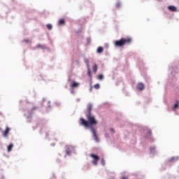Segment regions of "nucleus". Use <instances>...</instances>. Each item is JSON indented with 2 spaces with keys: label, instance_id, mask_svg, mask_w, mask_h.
I'll return each mask as SVG.
<instances>
[{
  "label": "nucleus",
  "instance_id": "f257e3e1",
  "mask_svg": "<svg viewBox=\"0 0 179 179\" xmlns=\"http://www.w3.org/2000/svg\"><path fill=\"white\" fill-rule=\"evenodd\" d=\"M86 117H87V121L83 118L80 119V120L81 121V125H83V127L88 128V127L97 125V124H99V122H97V120H96V117L92 115V114H86Z\"/></svg>",
  "mask_w": 179,
  "mask_h": 179
},
{
  "label": "nucleus",
  "instance_id": "9b49d317",
  "mask_svg": "<svg viewBox=\"0 0 179 179\" xmlns=\"http://www.w3.org/2000/svg\"><path fill=\"white\" fill-rule=\"evenodd\" d=\"M37 48H41V50H45L46 47H45V45L38 44L37 45Z\"/></svg>",
  "mask_w": 179,
  "mask_h": 179
},
{
  "label": "nucleus",
  "instance_id": "ddd939ff",
  "mask_svg": "<svg viewBox=\"0 0 179 179\" xmlns=\"http://www.w3.org/2000/svg\"><path fill=\"white\" fill-rule=\"evenodd\" d=\"M12 149H13V144L11 143L8 146V152H12Z\"/></svg>",
  "mask_w": 179,
  "mask_h": 179
},
{
  "label": "nucleus",
  "instance_id": "7ed1b4c3",
  "mask_svg": "<svg viewBox=\"0 0 179 179\" xmlns=\"http://www.w3.org/2000/svg\"><path fill=\"white\" fill-rule=\"evenodd\" d=\"M90 157H92V159H94L92 163L94 166H97L98 163H99V160H100V157H99L96 155L94 154H91Z\"/></svg>",
  "mask_w": 179,
  "mask_h": 179
},
{
  "label": "nucleus",
  "instance_id": "0eeeda50",
  "mask_svg": "<svg viewBox=\"0 0 179 179\" xmlns=\"http://www.w3.org/2000/svg\"><path fill=\"white\" fill-rule=\"evenodd\" d=\"M168 9L171 12H177V7H176L174 6H168Z\"/></svg>",
  "mask_w": 179,
  "mask_h": 179
},
{
  "label": "nucleus",
  "instance_id": "c85d7f7f",
  "mask_svg": "<svg viewBox=\"0 0 179 179\" xmlns=\"http://www.w3.org/2000/svg\"><path fill=\"white\" fill-rule=\"evenodd\" d=\"M151 149H155V148H151Z\"/></svg>",
  "mask_w": 179,
  "mask_h": 179
},
{
  "label": "nucleus",
  "instance_id": "f3484780",
  "mask_svg": "<svg viewBox=\"0 0 179 179\" xmlns=\"http://www.w3.org/2000/svg\"><path fill=\"white\" fill-rule=\"evenodd\" d=\"M88 69V76H90V79H92V71H90V67H87Z\"/></svg>",
  "mask_w": 179,
  "mask_h": 179
},
{
  "label": "nucleus",
  "instance_id": "20e7f679",
  "mask_svg": "<svg viewBox=\"0 0 179 179\" xmlns=\"http://www.w3.org/2000/svg\"><path fill=\"white\" fill-rule=\"evenodd\" d=\"M90 129H91V132H92L93 138L94 141H96V142H99V138L97 137V133L96 131V129H94V127H91Z\"/></svg>",
  "mask_w": 179,
  "mask_h": 179
},
{
  "label": "nucleus",
  "instance_id": "f8f14e48",
  "mask_svg": "<svg viewBox=\"0 0 179 179\" xmlns=\"http://www.w3.org/2000/svg\"><path fill=\"white\" fill-rule=\"evenodd\" d=\"M99 69V67H97V64H94L92 66V69H93V72H94V73H96V72H97V69Z\"/></svg>",
  "mask_w": 179,
  "mask_h": 179
},
{
  "label": "nucleus",
  "instance_id": "4468645a",
  "mask_svg": "<svg viewBox=\"0 0 179 179\" xmlns=\"http://www.w3.org/2000/svg\"><path fill=\"white\" fill-rule=\"evenodd\" d=\"M103 51H104V49L102 47H99L97 49V52L99 54H101V52H103Z\"/></svg>",
  "mask_w": 179,
  "mask_h": 179
},
{
  "label": "nucleus",
  "instance_id": "9d476101",
  "mask_svg": "<svg viewBox=\"0 0 179 179\" xmlns=\"http://www.w3.org/2000/svg\"><path fill=\"white\" fill-rule=\"evenodd\" d=\"M10 131V129H9V127H6V129L3 133V136H5V137L8 136V134H9Z\"/></svg>",
  "mask_w": 179,
  "mask_h": 179
},
{
  "label": "nucleus",
  "instance_id": "4be33fe9",
  "mask_svg": "<svg viewBox=\"0 0 179 179\" xmlns=\"http://www.w3.org/2000/svg\"><path fill=\"white\" fill-rule=\"evenodd\" d=\"M38 108V107H37V106H34V107L31 109V113H33L34 110H37Z\"/></svg>",
  "mask_w": 179,
  "mask_h": 179
},
{
  "label": "nucleus",
  "instance_id": "f03ea898",
  "mask_svg": "<svg viewBox=\"0 0 179 179\" xmlns=\"http://www.w3.org/2000/svg\"><path fill=\"white\" fill-rule=\"evenodd\" d=\"M132 43V38H122L120 40L115 41V47H124V45H129Z\"/></svg>",
  "mask_w": 179,
  "mask_h": 179
},
{
  "label": "nucleus",
  "instance_id": "cd10ccee",
  "mask_svg": "<svg viewBox=\"0 0 179 179\" xmlns=\"http://www.w3.org/2000/svg\"><path fill=\"white\" fill-rule=\"evenodd\" d=\"M110 131H111V132H113V134H114V129H110Z\"/></svg>",
  "mask_w": 179,
  "mask_h": 179
},
{
  "label": "nucleus",
  "instance_id": "6e6552de",
  "mask_svg": "<svg viewBox=\"0 0 179 179\" xmlns=\"http://www.w3.org/2000/svg\"><path fill=\"white\" fill-rule=\"evenodd\" d=\"M92 104L89 103L87 105V113L86 114H92Z\"/></svg>",
  "mask_w": 179,
  "mask_h": 179
},
{
  "label": "nucleus",
  "instance_id": "bb28decb",
  "mask_svg": "<svg viewBox=\"0 0 179 179\" xmlns=\"http://www.w3.org/2000/svg\"><path fill=\"white\" fill-rule=\"evenodd\" d=\"M90 92H93V87H91L90 88Z\"/></svg>",
  "mask_w": 179,
  "mask_h": 179
},
{
  "label": "nucleus",
  "instance_id": "a211bd4d",
  "mask_svg": "<svg viewBox=\"0 0 179 179\" xmlns=\"http://www.w3.org/2000/svg\"><path fill=\"white\" fill-rule=\"evenodd\" d=\"M46 27L48 29V30H51L52 29V25L51 24H48Z\"/></svg>",
  "mask_w": 179,
  "mask_h": 179
},
{
  "label": "nucleus",
  "instance_id": "6ab92c4d",
  "mask_svg": "<svg viewBox=\"0 0 179 179\" xmlns=\"http://www.w3.org/2000/svg\"><path fill=\"white\" fill-rule=\"evenodd\" d=\"M98 79L99 80H103V79H104V76H103V74H101L98 76Z\"/></svg>",
  "mask_w": 179,
  "mask_h": 179
},
{
  "label": "nucleus",
  "instance_id": "aec40b11",
  "mask_svg": "<svg viewBox=\"0 0 179 179\" xmlns=\"http://www.w3.org/2000/svg\"><path fill=\"white\" fill-rule=\"evenodd\" d=\"M94 89H96V90L100 89V85L99 84H96L94 85Z\"/></svg>",
  "mask_w": 179,
  "mask_h": 179
},
{
  "label": "nucleus",
  "instance_id": "39448f33",
  "mask_svg": "<svg viewBox=\"0 0 179 179\" xmlns=\"http://www.w3.org/2000/svg\"><path fill=\"white\" fill-rule=\"evenodd\" d=\"M73 149V148L72 146H67L66 148V155H68L69 156L71 155V153H72V150Z\"/></svg>",
  "mask_w": 179,
  "mask_h": 179
},
{
  "label": "nucleus",
  "instance_id": "393cba45",
  "mask_svg": "<svg viewBox=\"0 0 179 179\" xmlns=\"http://www.w3.org/2000/svg\"><path fill=\"white\" fill-rule=\"evenodd\" d=\"M174 160H176V158L172 157L169 159V162H174Z\"/></svg>",
  "mask_w": 179,
  "mask_h": 179
},
{
  "label": "nucleus",
  "instance_id": "423d86ee",
  "mask_svg": "<svg viewBox=\"0 0 179 179\" xmlns=\"http://www.w3.org/2000/svg\"><path fill=\"white\" fill-rule=\"evenodd\" d=\"M79 83H76V81H73L70 84V87L71 89H75V87H79Z\"/></svg>",
  "mask_w": 179,
  "mask_h": 179
},
{
  "label": "nucleus",
  "instance_id": "2eb2a0df",
  "mask_svg": "<svg viewBox=\"0 0 179 179\" xmlns=\"http://www.w3.org/2000/svg\"><path fill=\"white\" fill-rule=\"evenodd\" d=\"M59 24L61 25V24H65V20L64 19H61L59 20Z\"/></svg>",
  "mask_w": 179,
  "mask_h": 179
},
{
  "label": "nucleus",
  "instance_id": "5701e85b",
  "mask_svg": "<svg viewBox=\"0 0 179 179\" xmlns=\"http://www.w3.org/2000/svg\"><path fill=\"white\" fill-rule=\"evenodd\" d=\"M116 8H120L121 6V3L117 2L115 5Z\"/></svg>",
  "mask_w": 179,
  "mask_h": 179
},
{
  "label": "nucleus",
  "instance_id": "dca6fc26",
  "mask_svg": "<svg viewBox=\"0 0 179 179\" xmlns=\"http://www.w3.org/2000/svg\"><path fill=\"white\" fill-rule=\"evenodd\" d=\"M85 64H86L87 68H90V64H89V59H87L85 58Z\"/></svg>",
  "mask_w": 179,
  "mask_h": 179
},
{
  "label": "nucleus",
  "instance_id": "412c9836",
  "mask_svg": "<svg viewBox=\"0 0 179 179\" xmlns=\"http://www.w3.org/2000/svg\"><path fill=\"white\" fill-rule=\"evenodd\" d=\"M101 164H102V166H106V161L103 159V158L101 159Z\"/></svg>",
  "mask_w": 179,
  "mask_h": 179
},
{
  "label": "nucleus",
  "instance_id": "1a4fd4ad",
  "mask_svg": "<svg viewBox=\"0 0 179 179\" xmlns=\"http://www.w3.org/2000/svg\"><path fill=\"white\" fill-rule=\"evenodd\" d=\"M137 89L138 90H143L145 89V85H143V83H140L137 85Z\"/></svg>",
  "mask_w": 179,
  "mask_h": 179
},
{
  "label": "nucleus",
  "instance_id": "b1692460",
  "mask_svg": "<svg viewBox=\"0 0 179 179\" xmlns=\"http://www.w3.org/2000/svg\"><path fill=\"white\" fill-rule=\"evenodd\" d=\"M177 107H178V102H177V103H176V104L173 106V109L176 110V108H177Z\"/></svg>",
  "mask_w": 179,
  "mask_h": 179
},
{
  "label": "nucleus",
  "instance_id": "a878e982",
  "mask_svg": "<svg viewBox=\"0 0 179 179\" xmlns=\"http://www.w3.org/2000/svg\"><path fill=\"white\" fill-rule=\"evenodd\" d=\"M121 179H128V177H127V176H122V177L121 178Z\"/></svg>",
  "mask_w": 179,
  "mask_h": 179
}]
</instances>
